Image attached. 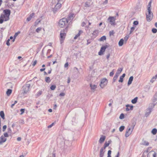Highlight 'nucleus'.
<instances>
[{"mask_svg": "<svg viewBox=\"0 0 157 157\" xmlns=\"http://www.w3.org/2000/svg\"><path fill=\"white\" fill-rule=\"evenodd\" d=\"M90 86L92 89L95 90L97 87V85H93L92 84H90Z\"/></svg>", "mask_w": 157, "mask_h": 157, "instance_id": "nucleus-26", "label": "nucleus"}, {"mask_svg": "<svg viewBox=\"0 0 157 157\" xmlns=\"http://www.w3.org/2000/svg\"><path fill=\"white\" fill-rule=\"evenodd\" d=\"M68 66V63H66L64 65L65 67H67Z\"/></svg>", "mask_w": 157, "mask_h": 157, "instance_id": "nucleus-62", "label": "nucleus"}, {"mask_svg": "<svg viewBox=\"0 0 157 157\" xmlns=\"http://www.w3.org/2000/svg\"><path fill=\"white\" fill-rule=\"evenodd\" d=\"M1 18H3L4 21H7L9 20V17L3 14H2L1 16Z\"/></svg>", "mask_w": 157, "mask_h": 157, "instance_id": "nucleus-11", "label": "nucleus"}, {"mask_svg": "<svg viewBox=\"0 0 157 157\" xmlns=\"http://www.w3.org/2000/svg\"><path fill=\"white\" fill-rule=\"evenodd\" d=\"M115 18L113 17H110L107 19L108 21L110 23L111 25H114L115 22Z\"/></svg>", "mask_w": 157, "mask_h": 157, "instance_id": "nucleus-6", "label": "nucleus"}, {"mask_svg": "<svg viewBox=\"0 0 157 157\" xmlns=\"http://www.w3.org/2000/svg\"><path fill=\"white\" fill-rule=\"evenodd\" d=\"M112 142V141L111 140L108 141V142H105L104 144V149H105L106 147L108 146L109 144Z\"/></svg>", "mask_w": 157, "mask_h": 157, "instance_id": "nucleus-18", "label": "nucleus"}, {"mask_svg": "<svg viewBox=\"0 0 157 157\" xmlns=\"http://www.w3.org/2000/svg\"><path fill=\"white\" fill-rule=\"evenodd\" d=\"M61 6V4L60 3H57L55 6V8L53 9V12L55 13L57 10L59 9Z\"/></svg>", "mask_w": 157, "mask_h": 157, "instance_id": "nucleus-9", "label": "nucleus"}, {"mask_svg": "<svg viewBox=\"0 0 157 157\" xmlns=\"http://www.w3.org/2000/svg\"><path fill=\"white\" fill-rule=\"evenodd\" d=\"M133 76H131L130 77L129 79V80L128 81V86L129 85L131 84L132 82L133 81Z\"/></svg>", "mask_w": 157, "mask_h": 157, "instance_id": "nucleus-19", "label": "nucleus"}, {"mask_svg": "<svg viewBox=\"0 0 157 157\" xmlns=\"http://www.w3.org/2000/svg\"><path fill=\"white\" fill-rule=\"evenodd\" d=\"M126 107H127L126 109V111H128L129 110H132L133 109V106L130 105H126Z\"/></svg>", "mask_w": 157, "mask_h": 157, "instance_id": "nucleus-14", "label": "nucleus"}, {"mask_svg": "<svg viewBox=\"0 0 157 157\" xmlns=\"http://www.w3.org/2000/svg\"><path fill=\"white\" fill-rule=\"evenodd\" d=\"M124 128V126H121L119 128V131L120 132H122Z\"/></svg>", "mask_w": 157, "mask_h": 157, "instance_id": "nucleus-37", "label": "nucleus"}, {"mask_svg": "<svg viewBox=\"0 0 157 157\" xmlns=\"http://www.w3.org/2000/svg\"><path fill=\"white\" fill-rule=\"evenodd\" d=\"M6 139L5 137L3 136H1L0 137V144H2L6 141Z\"/></svg>", "mask_w": 157, "mask_h": 157, "instance_id": "nucleus-13", "label": "nucleus"}, {"mask_svg": "<svg viewBox=\"0 0 157 157\" xmlns=\"http://www.w3.org/2000/svg\"><path fill=\"white\" fill-rule=\"evenodd\" d=\"M109 36H110L113 35L114 34V32L113 30H112L111 31H110L109 32Z\"/></svg>", "mask_w": 157, "mask_h": 157, "instance_id": "nucleus-42", "label": "nucleus"}, {"mask_svg": "<svg viewBox=\"0 0 157 157\" xmlns=\"http://www.w3.org/2000/svg\"><path fill=\"white\" fill-rule=\"evenodd\" d=\"M154 98H155L157 99V92L156 93L154 96Z\"/></svg>", "mask_w": 157, "mask_h": 157, "instance_id": "nucleus-64", "label": "nucleus"}, {"mask_svg": "<svg viewBox=\"0 0 157 157\" xmlns=\"http://www.w3.org/2000/svg\"><path fill=\"white\" fill-rule=\"evenodd\" d=\"M66 35V34L64 33H63L62 31H61V33L60 34V41L61 43L64 40L65 36Z\"/></svg>", "mask_w": 157, "mask_h": 157, "instance_id": "nucleus-10", "label": "nucleus"}, {"mask_svg": "<svg viewBox=\"0 0 157 157\" xmlns=\"http://www.w3.org/2000/svg\"><path fill=\"white\" fill-rule=\"evenodd\" d=\"M74 15V14H70L68 16L67 18V19L68 20V22L70 20L71 18L73 17Z\"/></svg>", "mask_w": 157, "mask_h": 157, "instance_id": "nucleus-24", "label": "nucleus"}, {"mask_svg": "<svg viewBox=\"0 0 157 157\" xmlns=\"http://www.w3.org/2000/svg\"><path fill=\"white\" fill-rule=\"evenodd\" d=\"M68 23V20L67 18H63L59 20V25L61 28H63L67 25Z\"/></svg>", "mask_w": 157, "mask_h": 157, "instance_id": "nucleus-3", "label": "nucleus"}, {"mask_svg": "<svg viewBox=\"0 0 157 157\" xmlns=\"http://www.w3.org/2000/svg\"><path fill=\"white\" fill-rule=\"evenodd\" d=\"M124 40L123 39H121L119 41L118 45L119 46H121L124 44Z\"/></svg>", "mask_w": 157, "mask_h": 157, "instance_id": "nucleus-21", "label": "nucleus"}, {"mask_svg": "<svg viewBox=\"0 0 157 157\" xmlns=\"http://www.w3.org/2000/svg\"><path fill=\"white\" fill-rule=\"evenodd\" d=\"M124 115L123 113H121L120 117H119V118L121 119H124Z\"/></svg>", "mask_w": 157, "mask_h": 157, "instance_id": "nucleus-39", "label": "nucleus"}, {"mask_svg": "<svg viewBox=\"0 0 157 157\" xmlns=\"http://www.w3.org/2000/svg\"><path fill=\"white\" fill-rule=\"evenodd\" d=\"M144 144L146 146H148L149 145V143L147 142H144Z\"/></svg>", "mask_w": 157, "mask_h": 157, "instance_id": "nucleus-57", "label": "nucleus"}, {"mask_svg": "<svg viewBox=\"0 0 157 157\" xmlns=\"http://www.w3.org/2000/svg\"><path fill=\"white\" fill-rule=\"evenodd\" d=\"M65 95V94L64 93L62 92L59 94V95L60 96H64Z\"/></svg>", "mask_w": 157, "mask_h": 157, "instance_id": "nucleus-53", "label": "nucleus"}, {"mask_svg": "<svg viewBox=\"0 0 157 157\" xmlns=\"http://www.w3.org/2000/svg\"><path fill=\"white\" fill-rule=\"evenodd\" d=\"M54 123H52L51 124H50L49 125H48V128H51L52 126H53V125H54Z\"/></svg>", "mask_w": 157, "mask_h": 157, "instance_id": "nucleus-48", "label": "nucleus"}, {"mask_svg": "<svg viewBox=\"0 0 157 157\" xmlns=\"http://www.w3.org/2000/svg\"><path fill=\"white\" fill-rule=\"evenodd\" d=\"M34 15V13H32V14H30V15L29 16V17H30L32 19V18L33 17V16Z\"/></svg>", "mask_w": 157, "mask_h": 157, "instance_id": "nucleus-55", "label": "nucleus"}, {"mask_svg": "<svg viewBox=\"0 0 157 157\" xmlns=\"http://www.w3.org/2000/svg\"><path fill=\"white\" fill-rule=\"evenodd\" d=\"M4 136H3L5 137H8L9 136V135H8V134L7 133H5L4 134Z\"/></svg>", "mask_w": 157, "mask_h": 157, "instance_id": "nucleus-51", "label": "nucleus"}, {"mask_svg": "<svg viewBox=\"0 0 157 157\" xmlns=\"http://www.w3.org/2000/svg\"><path fill=\"white\" fill-rule=\"evenodd\" d=\"M71 81V79L70 77H68L67 79V82L68 83H69Z\"/></svg>", "mask_w": 157, "mask_h": 157, "instance_id": "nucleus-63", "label": "nucleus"}, {"mask_svg": "<svg viewBox=\"0 0 157 157\" xmlns=\"http://www.w3.org/2000/svg\"><path fill=\"white\" fill-rule=\"evenodd\" d=\"M8 132L9 133H10V134H11V129L10 128H9L8 129Z\"/></svg>", "mask_w": 157, "mask_h": 157, "instance_id": "nucleus-54", "label": "nucleus"}, {"mask_svg": "<svg viewBox=\"0 0 157 157\" xmlns=\"http://www.w3.org/2000/svg\"><path fill=\"white\" fill-rule=\"evenodd\" d=\"M152 31L153 33H155L157 32V29L155 28H153L152 29Z\"/></svg>", "mask_w": 157, "mask_h": 157, "instance_id": "nucleus-43", "label": "nucleus"}, {"mask_svg": "<svg viewBox=\"0 0 157 157\" xmlns=\"http://www.w3.org/2000/svg\"><path fill=\"white\" fill-rule=\"evenodd\" d=\"M118 76L117 75H114V76L113 78V83L115 82L116 80L117 79V78H118Z\"/></svg>", "mask_w": 157, "mask_h": 157, "instance_id": "nucleus-33", "label": "nucleus"}, {"mask_svg": "<svg viewBox=\"0 0 157 157\" xmlns=\"http://www.w3.org/2000/svg\"><path fill=\"white\" fill-rule=\"evenodd\" d=\"M56 88V85H52L51 87H50V89L52 90H54L55 88Z\"/></svg>", "mask_w": 157, "mask_h": 157, "instance_id": "nucleus-38", "label": "nucleus"}, {"mask_svg": "<svg viewBox=\"0 0 157 157\" xmlns=\"http://www.w3.org/2000/svg\"><path fill=\"white\" fill-rule=\"evenodd\" d=\"M108 80L106 78H103L101 80L100 86L101 88H104L107 84Z\"/></svg>", "mask_w": 157, "mask_h": 157, "instance_id": "nucleus-5", "label": "nucleus"}, {"mask_svg": "<svg viewBox=\"0 0 157 157\" xmlns=\"http://www.w3.org/2000/svg\"><path fill=\"white\" fill-rule=\"evenodd\" d=\"M85 6L86 7H89L90 5L88 4L87 2H86L85 3Z\"/></svg>", "mask_w": 157, "mask_h": 157, "instance_id": "nucleus-61", "label": "nucleus"}, {"mask_svg": "<svg viewBox=\"0 0 157 157\" xmlns=\"http://www.w3.org/2000/svg\"><path fill=\"white\" fill-rule=\"evenodd\" d=\"M4 21L3 18H1V17L0 18V24L2 23Z\"/></svg>", "mask_w": 157, "mask_h": 157, "instance_id": "nucleus-56", "label": "nucleus"}, {"mask_svg": "<svg viewBox=\"0 0 157 157\" xmlns=\"http://www.w3.org/2000/svg\"><path fill=\"white\" fill-rule=\"evenodd\" d=\"M42 91H39L37 94V95L38 96H39L41 94H42Z\"/></svg>", "mask_w": 157, "mask_h": 157, "instance_id": "nucleus-60", "label": "nucleus"}, {"mask_svg": "<svg viewBox=\"0 0 157 157\" xmlns=\"http://www.w3.org/2000/svg\"><path fill=\"white\" fill-rule=\"evenodd\" d=\"M157 153L153 151L149 152L147 155V157H156Z\"/></svg>", "mask_w": 157, "mask_h": 157, "instance_id": "nucleus-7", "label": "nucleus"}, {"mask_svg": "<svg viewBox=\"0 0 157 157\" xmlns=\"http://www.w3.org/2000/svg\"><path fill=\"white\" fill-rule=\"evenodd\" d=\"M151 1H150L147 6V12L146 13L147 20L148 21H150L153 18V15L151 11Z\"/></svg>", "mask_w": 157, "mask_h": 157, "instance_id": "nucleus-1", "label": "nucleus"}, {"mask_svg": "<svg viewBox=\"0 0 157 157\" xmlns=\"http://www.w3.org/2000/svg\"><path fill=\"white\" fill-rule=\"evenodd\" d=\"M111 150H109L108 152L107 157H111Z\"/></svg>", "mask_w": 157, "mask_h": 157, "instance_id": "nucleus-40", "label": "nucleus"}, {"mask_svg": "<svg viewBox=\"0 0 157 157\" xmlns=\"http://www.w3.org/2000/svg\"><path fill=\"white\" fill-rule=\"evenodd\" d=\"M37 63V60H35L32 63V65L33 66H35Z\"/></svg>", "mask_w": 157, "mask_h": 157, "instance_id": "nucleus-47", "label": "nucleus"}, {"mask_svg": "<svg viewBox=\"0 0 157 157\" xmlns=\"http://www.w3.org/2000/svg\"><path fill=\"white\" fill-rule=\"evenodd\" d=\"M108 47V46L107 45L101 47L100 51L98 52V55H101L103 54V52L105 51V49L107 48Z\"/></svg>", "mask_w": 157, "mask_h": 157, "instance_id": "nucleus-8", "label": "nucleus"}, {"mask_svg": "<svg viewBox=\"0 0 157 157\" xmlns=\"http://www.w3.org/2000/svg\"><path fill=\"white\" fill-rule=\"evenodd\" d=\"M133 24L135 25H137L138 24V22L137 21H134Z\"/></svg>", "mask_w": 157, "mask_h": 157, "instance_id": "nucleus-52", "label": "nucleus"}, {"mask_svg": "<svg viewBox=\"0 0 157 157\" xmlns=\"http://www.w3.org/2000/svg\"><path fill=\"white\" fill-rule=\"evenodd\" d=\"M82 33V30H80L79 31L78 33L74 37V39H76L80 35V34Z\"/></svg>", "mask_w": 157, "mask_h": 157, "instance_id": "nucleus-22", "label": "nucleus"}, {"mask_svg": "<svg viewBox=\"0 0 157 157\" xmlns=\"http://www.w3.org/2000/svg\"><path fill=\"white\" fill-rule=\"evenodd\" d=\"M45 81L47 83H49L51 81V80L50 77H46L45 78Z\"/></svg>", "mask_w": 157, "mask_h": 157, "instance_id": "nucleus-30", "label": "nucleus"}, {"mask_svg": "<svg viewBox=\"0 0 157 157\" xmlns=\"http://www.w3.org/2000/svg\"><path fill=\"white\" fill-rule=\"evenodd\" d=\"M136 122L132 123L130 127L128 126L126 131L125 136V137H128L132 133L133 129L135 125Z\"/></svg>", "mask_w": 157, "mask_h": 157, "instance_id": "nucleus-2", "label": "nucleus"}, {"mask_svg": "<svg viewBox=\"0 0 157 157\" xmlns=\"http://www.w3.org/2000/svg\"><path fill=\"white\" fill-rule=\"evenodd\" d=\"M41 28H40V27L36 29V32L38 33L39 32V31H40L41 30Z\"/></svg>", "mask_w": 157, "mask_h": 157, "instance_id": "nucleus-45", "label": "nucleus"}, {"mask_svg": "<svg viewBox=\"0 0 157 157\" xmlns=\"http://www.w3.org/2000/svg\"><path fill=\"white\" fill-rule=\"evenodd\" d=\"M115 70L114 69H113L112 71L110 73V74H109V76H113V75H114V71Z\"/></svg>", "mask_w": 157, "mask_h": 157, "instance_id": "nucleus-41", "label": "nucleus"}, {"mask_svg": "<svg viewBox=\"0 0 157 157\" xmlns=\"http://www.w3.org/2000/svg\"><path fill=\"white\" fill-rule=\"evenodd\" d=\"M106 39V36H102L99 40L100 41H103L104 40H105Z\"/></svg>", "mask_w": 157, "mask_h": 157, "instance_id": "nucleus-32", "label": "nucleus"}, {"mask_svg": "<svg viewBox=\"0 0 157 157\" xmlns=\"http://www.w3.org/2000/svg\"><path fill=\"white\" fill-rule=\"evenodd\" d=\"M9 41H10V39H8V40L6 42V44L8 46H9L10 45V43H9Z\"/></svg>", "mask_w": 157, "mask_h": 157, "instance_id": "nucleus-58", "label": "nucleus"}, {"mask_svg": "<svg viewBox=\"0 0 157 157\" xmlns=\"http://www.w3.org/2000/svg\"><path fill=\"white\" fill-rule=\"evenodd\" d=\"M130 35H129V34L127 35L124 38V42H125L127 41L128 39L129 36Z\"/></svg>", "mask_w": 157, "mask_h": 157, "instance_id": "nucleus-36", "label": "nucleus"}, {"mask_svg": "<svg viewBox=\"0 0 157 157\" xmlns=\"http://www.w3.org/2000/svg\"><path fill=\"white\" fill-rule=\"evenodd\" d=\"M7 128V126L6 125H4L3 126L2 128V131L4 132Z\"/></svg>", "mask_w": 157, "mask_h": 157, "instance_id": "nucleus-46", "label": "nucleus"}, {"mask_svg": "<svg viewBox=\"0 0 157 157\" xmlns=\"http://www.w3.org/2000/svg\"><path fill=\"white\" fill-rule=\"evenodd\" d=\"M21 112V114L22 115L23 114V113L24 112L25 109H21L20 110Z\"/></svg>", "mask_w": 157, "mask_h": 157, "instance_id": "nucleus-49", "label": "nucleus"}, {"mask_svg": "<svg viewBox=\"0 0 157 157\" xmlns=\"http://www.w3.org/2000/svg\"><path fill=\"white\" fill-rule=\"evenodd\" d=\"M4 15L9 17L10 14V10L9 9H6L4 10Z\"/></svg>", "mask_w": 157, "mask_h": 157, "instance_id": "nucleus-12", "label": "nucleus"}, {"mask_svg": "<svg viewBox=\"0 0 157 157\" xmlns=\"http://www.w3.org/2000/svg\"><path fill=\"white\" fill-rule=\"evenodd\" d=\"M30 86V84L27 83L23 86L22 91L24 94H26L29 91Z\"/></svg>", "mask_w": 157, "mask_h": 157, "instance_id": "nucleus-4", "label": "nucleus"}, {"mask_svg": "<svg viewBox=\"0 0 157 157\" xmlns=\"http://www.w3.org/2000/svg\"><path fill=\"white\" fill-rule=\"evenodd\" d=\"M157 78V75H156L155 76H153L152 78L151 79L150 82L151 83H153Z\"/></svg>", "mask_w": 157, "mask_h": 157, "instance_id": "nucleus-23", "label": "nucleus"}, {"mask_svg": "<svg viewBox=\"0 0 157 157\" xmlns=\"http://www.w3.org/2000/svg\"><path fill=\"white\" fill-rule=\"evenodd\" d=\"M105 139V136H102L100 139L99 142L102 143L104 142Z\"/></svg>", "mask_w": 157, "mask_h": 157, "instance_id": "nucleus-17", "label": "nucleus"}, {"mask_svg": "<svg viewBox=\"0 0 157 157\" xmlns=\"http://www.w3.org/2000/svg\"><path fill=\"white\" fill-rule=\"evenodd\" d=\"M12 90L10 89H9L7 90L6 91V93L8 96L10 95L12 93Z\"/></svg>", "mask_w": 157, "mask_h": 157, "instance_id": "nucleus-29", "label": "nucleus"}, {"mask_svg": "<svg viewBox=\"0 0 157 157\" xmlns=\"http://www.w3.org/2000/svg\"><path fill=\"white\" fill-rule=\"evenodd\" d=\"M0 115L1 117L3 119L5 118V115L3 111H1L0 112Z\"/></svg>", "mask_w": 157, "mask_h": 157, "instance_id": "nucleus-27", "label": "nucleus"}, {"mask_svg": "<svg viewBox=\"0 0 157 157\" xmlns=\"http://www.w3.org/2000/svg\"><path fill=\"white\" fill-rule=\"evenodd\" d=\"M87 23V21H86V22H82V26H84Z\"/></svg>", "mask_w": 157, "mask_h": 157, "instance_id": "nucleus-59", "label": "nucleus"}, {"mask_svg": "<svg viewBox=\"0 0 157 157\" xmlns=\"http://www.w3.org/2000/svg\"><path fill=\"white\" fill-rule=\"evenodd\" d=\"M135 27H132L131 29V30L130 31V33H128L129 35H130V34L132 33V32L134 31L135 29Z\"/></svg>", "mask_w": 157, "mask_h": 157, "instance_id": "nucleus-34", "label": "nucleus"}, {"mask_svg": "<svg viewBox=\"0 0 157 157\" xmlns=\"http://www.w3.org/2000/svg\"><path fill=\"white\" fill-rule=\"evenodd\" d=\"M123 78L120 77V79L118 80V82H123Z\"/></svg>", "mask_w": 157, "mask_h": 157, "instance_id": "nucleus-44", "label": "nucleus"}, {"mask_svg": "<svg viewBox=\"0 0 157 157\" xmlns=\"http://www.w3.org/2000/svg\"><path fill=\"white\" fill-rule=\"evenodd\" d=\"M157 132V130L156 129L154 128L152 129V130L151 131V133L153 134V135H155Z\"/></svg>", "mask_w": 157, "mask_h": 157, "instance_id": "nucleus-31", "label": "nucleus"}, {"mask_svg": "<svg viewBox=\"0 0 157 157\" xmlns=\"http://www.w3.org/2000/svg\"><path fill=\"white\" fill-rule=\"evenodd\" d=\"M41 20L39 19H37L35 22V25H37L41 21Z\"/></svg>", "mask_w": 157, "mask_h": 157, "instance_id": "nucleus-35", "label": "nucleus"}, {"mask_svg": "<svg viewBox=\"0 0 157 157\" xmlns=\"http://www.w3.org/2000/svg\"><path fill=\"white\" fill-rule=\"evenodd\" d=\"M123 70V68H119L117 70L116 73V75H117L118 76L121 73V72Z\"/></svg>", "mask_w": 157, "mask_h": 157, "instance_id": "nucleus-20", "label": "nucleus"}, {"mask_svg": "<svg viewBox=\"0 0 157 157\" xmlns=\"http://www.w3.org/2000/svg\"><path fill=\"white\" fill-rule=\"evenodd\" d=\"M138 98L136 97L134 99L132 100L131 102L133 104H135L137 101Z\"/></svg>", "mask_w": 157, "mask_h": 157, "instance_id": "nucleus-25", "label": "nucleus"}, {"mask_svg": "<svg viewBox=\"0 0 157 157\" xmlns=\"http://www.w3.org/2000/svg\"><path fill=\"white\" fill-rule=\"evenodd\" d=\"M20 33V32H17L15 33L14 36V38L13 40L12 41L14 42L15 40V39L16 38V37Z\"/></svg>", "mask_w": 157, "mask_h": 157, "instance_id": "nucleus-28", "label": "nucleus"}, {"mask_svg": "<svg viewBox=\"0 0 157 157\" xmlns=\"http://www.w3.org/2000/svg\"><path fill=\"white\" fill-rule=\"evenodd\" d=\"M104 155V152H100V157H102Z\"/></svg>", "mask_w": 157, "mask_h": 157, "instance_id": "nucleus-50", "label": "nucleus"}, {"mask_svg": "<svg viewBox=\"0 0 157 157\" xmlns=\"http://www.w3.org/2000/svg\"><path fill=\"white\" fill-rule=\"evenodd\" d=\"M156 105V103H151L149 104V107L148 108L152 110L153 109Z\"/></svg>", "mask_w": 157, "mask_h": 157, "instance_id": "nucleus-16", "label": "nucleus"}, {"mask_svg": "<svg viewBox=\"0 0 157 157\" xmlns=\"http://www.w3.org/2000/svg\"><path fill=\"white\" fill-rule=\"evenodd\" d=\"M152 110L150 109L147 108L146 110V112L145 114V116L146 117L148 116L150 114Z\"/></svg>", "mask_w": 157, "mask_h": 157, "instance_id": "nucleus-15", "label": "nucleus"}]
</instances>
